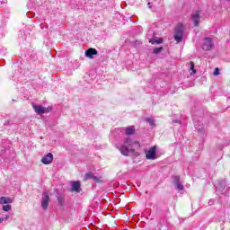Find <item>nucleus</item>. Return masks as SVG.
Segmentation results:
<instances>
[{"label":"nucleus","instance_id":"nucleus-1","mask_svg":"<svg viewBox=\"0 0 230 230\" xmlns=\"http://www.w3.org/2000/svg\"><path fill=\"white\" fill-rule=\"evenodd\" d=\"M139 142L134 141L130 138H125L124 145L119 147V152L122 155H128V154H134L136 148H139Z\"/></svg>","mask_w":230,"mask_h":230},{"label":"nucleus","instance_id":"nucleus-2","mask_svg":"<svg viewBox=\"0 0 230 230\" xmlns=\"http://www.w3.org/2000/svg\"><path fill=\"white\" fill-rule=\"evenodd\" d=\"M184 25L182 23H178L174 30V40L176 42H182V37H184Z\"/></svg>","mask_w":230,"mask_h":230},{"label":"nucleus","instance_id":"nucleus-3","mask_svg":"<svg viewBox=\"0 0 230 230\" xmlns=\"http://www.w3.org/2000/svg\"><path fill=\"white\" fill-rule=\"evenodd\" d=\"M229 187L226 185V181H220L218 186L216 187V192L217 193V195H227Z\"/></svg>","mask_w":230,"mask_h":230},{"label":"nucleus","instance_id":"nucleus-4","mask_svg":"<svg viewBox=\"0 0 230 230\" xmlns=\"http://www.w3.org/2000/svg\"><path fill=\"white\" fill-rule=\"evenodd\" d=\"M213 48H215V44L213 43V39L205 38L202 44V49H204V51H211Z\"/></svg>","mask_w":230,"mask_h":230},{"label":"nucleus","instance_id":"nucleus-5","mask_svg":"<svg viewBox=\"0 0 230 230\" xmlns=\"http://www.w3.org/2000/svg\"><path fill=\"white\" fill-rule=\"evenodd\" d=\"M157 148L155 146H152L149 148L147 152H146V159L150 161H154V159H157Z\"/></svg>","mask_w":230,"mask_h":230},{"label":"nucleus","instance_id":"nucleus-6","mask_svg":"<svg viewBox=\"0 0 230 230\" xmlns=\"http://www.w3.org/2000/svg\"><path fill=\"white\" fill-rule=\"evenodd\" d=\"M32 108L36 114L40 115V114H46V112H49V109L45 108L43 106H40L39 104H35L32 102Z\"/></svg>","mask_w":230,"mask_h":230},{"label":"nucleus","instance_id":"nucleus-7","mask_svg":"<svg viewBox=\"0 0 230 230\" xmlns=\"http://www.w3.org/2000/svg\"><path fill=\"white\" fill-rule=\"evenodd\" d=\"M48 206H49V193L45 191L41 197V208L42 209H48Z\"/></svg>","mask_w":230,"mask_h":230},{"label":"nucleus","instance_id":"nucleus-8","mask_svg":"<svg viewBox=\"0 0 230 230\" xmlns=\"http://www.w3.org/2000/svg\"><path fill=\"white\" fill-rule=\"evenodd\" d=\"M173 184L179 191H182L184 190V185L181 183V176H174L173 177Z\"/></svg>","mask_w":230,"mask_h":230},{"label":"nucleus","instance_id":"nucleus-9","mask_svg":"<svg viewBox=\"0 0 230 230\" xmlns=\"http://www.w3.org/2000/svg\"><path fill=\"white\" fill-rule=\"evenodd\" d=\"M191 17H192V22L194 26H199L200 22V13L199 11H195L192 13Z\"/></svg>","mask_w":230,"mask_h":230},{"label":"nucleus","instance_id":"nucleus-10","mask_svg":"<svg viewBox=\"0 0 230 230\" xmlns=\"http://www.w3.org/2000/svg\"><path fill=\"white\" fill-rule=\"evenodd\" d=\"M82 184L80 183V181H72L71 182V191H75V193H80V191H82L81 189Z\"/></svg>","mask_w":230,"mask_h":230},{"label":"nucleus","instance_id":"nucleus-11","mask_svg":"<svg viewBox=\"0 0 230 230\" xmlns=\"http://www.w3.org/2000/svg\"><path fill=\"white\" fill-rule=\"evenodd\" d=\"M89 179H92L94 182H101L100 178L98 176H94V173L92 172H89L84 175V181H89Z\"/></svg>","mask_w":230,"mask_h":230},{"label":"nucleus","instance_id":"nucleus-12","mask_svg":"<svg viewBox=\"0 0 230 230\" xmlns=\"http://www.w3.org/2000/svg\"><path fill=\"white\" fill-rule=\"evenodd\" d=\"M41 163H43V164H51V163H53V154L49 153L45 156H43L41 159Z\"/></svg>","mask_w":230,"mask_h":230},{"label":"nucleus","instance_id":"nucleus-13","mask_svg":"<svg viewBox=\"0 0 230 230\" xmlns=\"http://www.w3.org/2000/svg\"><path fill=\"white\" fill-rule=\"evenodd\" d=\"M84 55L87 57V58H93V55H98V50H96V49L90 48L85 50Z\"/></svg>","mask_w":230,"mask_h":230},{"label":"nucleus","instance_id":"nucleus-14","mask_svg":"<svg viewBox=\"0 0 230 230\" xmlns=\"http://www.w3.org/2000/svg\"><path fill=\"white\" fill-rule=\"evenodd\" d=\"M134 132H136V127L130 126V127L125 128L126 136H132Z\"/></svg>","mask_w":230,"mask_h":230},{"label":"nucleus","instance_id":"nucleus-15","mask_svg":"<svg viewBox=\"0 0 230 230\" xmlns=\"http://www.w3.org/2000/svg\"><path fill=\"white\" fill-rule=\"evenodd\" d=\"M0 204H12V199L6 198V197H1Z\"/></svg>","mask_w":230,"mask_h":230},{"label":"nucleus","instance_id":"nucleus-16","mask_svg":"<svg viewBox=\"0 0 230 230\" xmlns=\"http://www.w3.org/2000/svg\"><path fill=\"white\" fill-rule=\"evenodd\" d=\"M149 42L151 44H163V40H161V39H157V40L151 39V40H149Z\"/></svg>","mask_w":230,"mask_h":230},{"label":"nucleus","instance_id":"nucleus-17","mask_svg":"<svg viewBox=\"0 0 230 230\" xmlns=\"http://www.w3.org/2000/svg\"><path fill=\"white\" fill-rule=\"evenodd\" d=\"M146 123H149L150 127H155V122L154 119L146 118Z\"/></svg>","mask_w":230,"mask_h":230},{"label":"nucleus","instance_id":"nucleus-18","mask_svg":"<svg viewBox=\"0 0 230 230\" xmlns=\"http://www.w3.org/2000/svg\"><path fill=\"white\" fill-rule=\"evenodd\" d=\"M163 51V48H156L153 50V53H155V55H159V53H161Z\"/></svg>","mask_w":230,"mask_h":230},{"label":"nucleus","instance_id":"nucleus-19","mask_svg":"<svg viewBox=\"0 0 230 230\" xmlns=\"http://www.w3.org/2000/svg\"><path fill=\"white\" fill-rule=\"evenodd\" d=\"M190 71H192L193 75H195V73H197V70H195V63H193V61H190Z\"/></svg>","mask_w":230,"mask_h":230},{"label":"nucleus","instance_id":"nucleus-20","mask_svg":"<svg viewBox=\"0 0 230 230\" xmlns=\"http://www.w3.org/2000/svg\"><path fill=\"white\" fill-rule=\"evenodd\" d=\"M12 209V206L11 205H4L3 206V210L4 211H10Z\"/></svg>","mask_w":230,"mask_h":230},{"label":"nucleus","instance_id":"nucleus-21","mask_svg":"<svg viewBox=\"0 0 230 230\" xmlns=\"http://www.w3.org/2000/svg\"><path fill=\"white\" fill-rule=\"evenodd\" d=\"M195 128H197L199 134H203V132H204L203 127L199 128V127H197V124H195Z\"/></svg>","mask_w":230,"mask_h":230},{"label":"nucleus","instance_id":"nucleus-22","mask_svg":"<svg viewBox=\"0 0 230 230\" xmlns=\"http://www.w3.org/2000/svg\"><path fill=\"white\" fill-rule=\"evenodd\" d=\"M58 202L59 206H64V198L58 197Z\"/></svg>","mask_w":230,"mask_h":230},{"label":"nucleus","instance_id":"nucleus-23","mask_svg":"<svg viewBox=\"0 0 230 230\" xmlns=\"http://www.w3.org/2000/svg\"><path fill=\"white\" fill-rule=\"evenodd\" d=\"M217 75H220V70L218 68H216L214 71V75L217 76Z\"/></svg>","mask_w":230,"mask_h":230},{"label":"nucleus","instance_id":"nucleus-24","mask_svg":"<svg viewBox=\"0 0 230 230\" xmlns=\"http://www.w3.org/2000/svg\"><path fill=\"white\" fill-rule=\"evenodd\" d=\"M2 218H4V220H8V218H10V216L5 215L4 217H2Z\"/></svg>","mask_w":230,"mask_h":230},{"label":"nucleus","instance_id":"nucleus-25","mask_svg":"<svg viewBox=\"0 0 230 230\" xmlns=\"http://www.w3.org/2000/svg\"><path fill=\"white\" fill-rule=\"evenodd\" d=\"M3 222H4V218L0 217V224H3Z\"/></svg>","mask_w":230,"mask_h":230},{"label":"nucleus","instance_id":"nucleus-26","mask_svg":"<svg viewBox=\"0 0 230 230\" xmlns=\"http://www.w3.org/2000/svg\"><path fill=\"white\" fill-rule=\"evenodd\" d=\"M148 6H149V8H152V6H150V3H148Z\"/></svg>","mask_w":230,"mask_h":230}]
</instances>
